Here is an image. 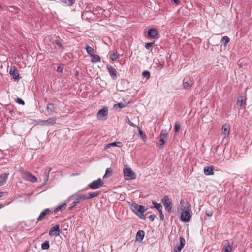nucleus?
I'll use <instances>...</instances> for the list:
<instances>
[{
	"label": "nucleus",
	"mask_w": 252,
	"mask_h": 252,
	"mask_svg": "<svg viewBox=\"0 0 252 252\" xmlns=\"http://www.w3.org/2000/svg\"><path fill=\"white\" fill-rule=\"evenodd\" d=\"M132 211L137 215L140 219H146L144 213L147 211L144 206L136 203H133L131 206Z\"/></svg>",
	"instance_id": "obj_1"
},
{
	"label": "nucleus",
	"mask_w": 252,
	"mask_h": 252,
	"mask_svg": "<svg viewBox=\"0 0 252 252\" xmlns=\"http://www.w3.org/2000/svg\"><path fill=\"white\" fill-rule=\"evenodd\" d=\"M53 212L52 209L50 208L45 209L40 213L39 216L37 217V221H40L43 219H47L48 216L51 215L53 214Z\"/></svg>",
	"instance_id": "obj_2"
},
{
	"label": "nucleus",
	"mask_w": 252,
	"mask_h": 252,
	"mask_svg": "<svg viewBox=\"0 0 252 252\" xmlns=\"http://www.w3.org/2000/svg\"><path fill=\"white\" fill-rule=\"evenodd\" d=\"M161 202L167 209L168 212L170 213L172 208L171 199L167 195H165L161 199Z\"/></svg>",
	"instance_id": "obj_3"
},
{
	"label": "nucleus",
	"mask_w": 252,
	"mask_h": 252,
	"mask_svg": "<svg viewBox=\"0 0 252 252\" xmlns=\"http://www.w3.org/2000/svg\"><path fill=\"white\" fill-rule=\"evenodd\" d=\"M123 171L125 179L129 180L135 178V174L130 168H125Z\"/></svg>",
	"instance_id": "obj_4"
},
{
	"label": "nucleus",
	"mask_w": 252,
	"mask_h": 252,
	"mask_svg": "<svg viewBox=\"0 0 252 252\" xmlns=\"http://www.w3.org/2000/svg\"><path fill=\"white\" fill-rule=\"evenodd\" d=\"M104 182L99 178L96 180H94L91 182L89 185L88 187L92 189H96L99 187L103 186Z\"/></svg>",
	"instance_id": "obj_5"
},
{
	"label": "nucleus",
	"mask_w": 252,
	"mask_h": 252,
	"mask_svg": "<svg viewBox=\"0 0 252 252\" xmlns=\"http://www.w3.org/2000/svg\"><path fill=\"white\" fill-rule=\"evenodd\" d=\"M56 118L55 117H52L48 118L47 120H43L39 119L36 121L37 125L48 126L50 125H54L56 123Z\"/></svg>",
	"instance_id": "obj_6"
},
{
	"label": "nucleus",
	"mask_w": 252,
	"mask_h": 252,
	"mask_svg": "<svg viewBox=\"0 0 252 252\" xmlns=\"http://www.w3.org/2000/svg\"><path fill=\"white\" fill-rule=\"evenodd\" d=\"M167 139V133L166 131L162 130L160 134V139L157 144L159 146L160 149H162Z\"/></svg>",
	"instance_id": "obj_7"
},
{
	"label": "nucleus",
	"mask_w": 252,
	"mask_h": 252,
	"mask_svg": "<svg viewBox=\"0 0 252 252\" xmlns=\"http://www.w3.org/2000/svg\"><path fill=\"white\" fill-rule=\"evenodd\" d=\"M22 177L25 180L32 183L36 182L37 181V179L35 176L28 172H23L22 173Z\"/></svg>",
	"instance_id": "obj_8"
},
{
	"label": "nucleus",
	"mask_w": 252,
	"mask_h": 252,
	"mask_svg": "<svg viewBox=\"0 0 252 252\" xmlns=\"http://www.w3.org/2000/svg\"><path fill=\"white\" fill-rule=\"evenodd\" d=\"M190 209L188 208L187 210L184 211L182 212L181 216V218L183 221L185 222H188L189 221L190 218L191 217V215L190 213Z\"/></svg>",
	"instance_id": "obj_9"
},
{
	"label": "nucleus",
	"mask_w": 252,
	"mask_h": 252,
	"mask_svg": "<svg viewBox=\"0 0 252 252\" xmlns=\"http://www.w3.org/2000/svg\"><path fill=\"white\" fill-rule=\"evenodd\" d=\"M193 84V81L190 78L186 77L183 79V88L184 90H189Z\"/></svg>",
	"instance_id": "obj_10"
},
{
	"label": "nucleus",
	"mask_w": 252,
	"mask_h": 252,
	"mask_svg": "<svg viewBox=\"0 0 252 252\" xmlns=\"http://www.w3.org/2000/svg\"><path fill=\"white\" fill-rule=\"evenodd\" d=\"M83 196H84V194H80L76 198L74 201L71 204L70 207L68 208V210H72L73 208L80 202L85 200V198L82 199V198L83 197Z\"/></svg>",
	"instance_id": "obj_11"
},
{
	"label": "nucleus",
	"mask_w": 252,
	"mask_h": 252,
	"mask_svg": "<svg viewBox=\"0 0 252 252\" xmlns=\"http://www.w3.org/2000/svg\"><path fill=\"white\" fill-rule=\"evenodd\" d=\"M107 69L112 78L113 80H116L117 78V72L116 70L110 65H107Z\"/></svg>",
	"instance_id": "obj_12"
},
{
	"label": "nucleus",
	"mask_w": 252,
	"mask_h": 252,
	"mask_svg": "<svg viewBox=\"0 0 252 252\" xmlns=\"http://www.w3.org/2000/svg\"><path fill=\"white\" fill-rule=\"evenodd\" d=\"M230 126L229 124L225 123L222 126V135L224 138H226L229 134Z\"/></svg>",
	"instance_id": "obj_13"
},
{
	"label": "nucleus",
	"mask_w": 252,
	"mask_h": 252,
	"mask_svg": "<svg viewBox=\"0 0 252 252\" xmlns=\"http://www.w3.org/2000/svg\"><path fill=\"white\" fill-rule=\"evenodd\" d=\"M60 234V225L57 224L52 227L49 231V234L50 236H58Z\"/></svg>",
	"instance_id": "obj_14"
},
{
	"label": "nucleus",
	"mask_w": 252,
	"mask_h": 252,
	"mask_svg": "<svg viewBox=\"0 0 252 252\" xmlns=\"http://www.w3.org/2000/svg\"><path fill=\"white\" fill-rule=\"evenodd\" d=\"M9 74L11 76H12L14 80H19V76L18 71L14 66H11L9 70Z\"/></svg>",
	"instance_id": "obj_15"
},
{
	"label": "nucleus",
	"mask_w": 252,
	"mask_h": 252,
	"mask_svg": "<svg viewBox=\"0 0 252 252\" xmlns=\"http://www.w3.org/2000/svg\"><path fill=\"white\" fill-rule=\"evenodd\" d=\"M185 245V240L183 237H180V245L176 246L174 248V252H181V250Z\"/></svg>",
	"instance_id": "obj_16"
},
{
	"label": "nucleus",
	"mask_w": 252,
	"mask_h": 252,
	"mask_svg": "<svg viewBox=\"0 0 252 252\" xmlns=\"http://www.w3.org/2000/svg\"><path fill=\"white\" fill-rule=\"evenodd\" d=\"M108 111L107 107H104L102 109L99 110L97 113V117L98 119H101L103 117L108 115Z\"/></svg>",
	"instance_id": "obj_17"
},
{
	"label": "nucleus",
	"mask_w": 252,
	"mask_h": 252,
	"mask_svg": "<svg viewBox=\"0 0 252 252\" xmlns=\"http://www.w3.org/2000/svg\"><path fill=\"white\" fill-rule=\"evenodd\" d=\"M147 34L148 36L152 38L156 39L158 38V37H157L158 35V31L155 29L151 28L149 29L147 32Z\"/></svg>",
	"instance_id": "obj_18"
},
{
	"label": "nucleus",
	"mask_w": 252,
	"mask_h": 252,
	"mask_svg": "<svg viewBox=\"0 0 252 252\" xmlns=\"http://www.w3.org/2000/svg\"><path fill=\"white\" fill-rule=\"evenodd\" d=\"M100 191H98L94 192L89 193L88 195L84 194L83 197L82 199L85 198V200H88L90 199L93 198L94 197H97L99 195Z\"/></svg>",
	"instance_id": "obj_19"
},
{
	"label": "nucleus",
	"mask_w": 252,
	"mask_h": 252,
	"mask_svg": "<svg viewBox=\"0 0 252 252\" xmlns=\"http://www.w3.org/2000/svg\"><path fill=\"white\" fill-rule=\"evenodd\" d=\"M52 170L51 167H48L45 169L44 175V184L45 185L48 181L49 175L50 172Z\"/></svg>",
	"instance_id": "obj_20"
},
{
	"label": "nucleus",
	"mask_w": 252,
	"mask_h": 252,
	"mask_svg": "<svg viewBox=\"0 0 252 252\" xmlns=\"http://www.w3.org/2000/svg\"><path fill=\"white\" fill-rule=\"evenodd\" d=\"M204 172L206 175H212L214 174L213 166H205L204 167Z\"/></svg>",
	"instance_id": "obj_21"
},
{
	"label": "nucleus",
	"mask_w": 252,
	"mask_h": 252,
	"mask_svg": "<svg viewBox=\"0 0 252 252\" xmlns=\"http://www.w3.org/2000/svg\"><path fill=\"white\" fill-rule=\"evenodd\" d=\"M9 174L4 173L0 175V186H3L6 183Z\"/></svg>",
	"instance_id": "obj_22"
},
{
	"label": "nucleus",
	"mask_w": 252,
	"mask_h": 252,
	"mask_svg": "<svg viewBox=\"0 0 252 252\" xmlns=\"http://www.w3.org/2000/svg\"><path fill=\"white\" fill-rule=\"evenodd\" d=\"M144 235L145 232L143 230L138 231L136 236V240L138 242H141L144 238Z\"/></svg>",
	"instance_id": "obj_23"
},
{
	"label": "nucleus",
	"mask_w": 252,
	"mask_h": 252,
	"mask_svg": "<svg viewBox=\"0 0 252 252\" xmlns=\"http://www.w3.org/2000/svg\"><path fill=\"white\" fill-rule=\"evenodd\" d=\"M237 104L241 107H243L246 105V99L242 96L238 97L237 100Z\"/></svg>",
	"instance_id": "obj_24"
},
{
	"label": "nucleus",
	"mask_w": 252,
	"mask_h": 252,
	"mask_svg": "<svg viewBox=\"0 0 252 252\" xmlns=\"http://www.w3.org/2000/svg\"><path fill=\"white\" fill-rule=\"evenodd\" d=\"M120 144H121L120 142H113V143H110L106 144L104 148L105 150H107L109 148H110V147H113V146H115V147H122V145H119Z\"/></svg>",
	"instance_id": "obj_25"
},
{
	"label": "nucleus",
	"mask_w": 252,
	"mask_h": 252,
	"mask_svg": "<svg viewBox=\"0 0 252 252\" xmlns=\"http://www.w3.org/2000/svg\"><path fill=\"white\" fill-rule=\"evenodd\" d=\"M128 102H126V101L124 102H121L117 104H115L114 105V108L117 109V108H119L120 109L123 108L124 107H126L128 104Z\"/></svg>",
	"instance_id": "obj_26"
},
{
	"label": "nucleus",
	"mask_w": 252,
	"mask_h": 252,
	"mask_svg": "<svg viewBox=\"0 0 252 252\" xmlns=\"http://www.w3.org/2000/svg\"><path fill=\"white\" fill-rule=\"evenodd\" d=\"M46 109L48 114L50 115L55 111V107L53 103H48Z\"/></svg>",
	"instance_id": "obj_27"
},
{
	"label": "nucleus",
	"mask_w": 252,
	"mask_h": 252,
	"mask_svg": "<svg viewBox=\"0 0 252 252\" xmlns=\"http://www.w3.org/2000/svg\"><path fill=\"white\" fill-rule=\"evenodd\" d=\"M232 249V246L230 245V243L228 241L226 242L223 248L224 252H231Z\"/></svg>",
	"instance_id": "obj_28"
},
{
	"label": "nucleus",
	"mask_w": 252,
	"mask_h": 252,
	"mask_svg": "<svg viewBox=\"0 0 252 252\" xmlns=\"http://www.w3.org/2000/svg\"><path fill=\"white\" fill-rule=\"evenodd\" d=\"M66 203H63L62 205H60L58 206L57 207L55 208L54 211H53L54 213H56L58 211L60 210H65L66 207Z\"/></svg>",
	"instance_id": "obj_29"
},
{
	"label": "nucleus",
	"mask_w": 252,
	"mask_h": 252,
	"mask_svg": "<svg viewBox=\"0 0 252 252\" xmlns=\"http://www.w3.org/2000/svg\"><path fill=\"white\" fill-rule=\"evenodd\" d=\"M91 57L92 58L91 59L92 63H96L100 62L101 58L99 55L94 54Z\"/></svg>",
	"instance_id": "obj_30"
},
{
	"label": "nucleus",
	"mask_w": 252,
	"mask_h": 252,
	"mask_svg": "<svg viewBox=\"0 0 252 252\" xmlns=\"http://www.w3.org/2000/svg\"><path fill=\"white\" fill-rule=\"evenodd\" d=\"M113 174V170L111 168H107L106 170L105 174L104 175L103 178H106L110 177Z\"/></svg>",
	"instance_id": "obj_31"
},
{
	"label": "nucleus",
	"mask_w": 252,
	"mask_h": 252,
	"mask_svg": "<svg viewBox=\"0 0 252 252\" xmlns=\"http://www.w3.org/2000/svg\"><path fill=\"white\" fill-rule=\"evenodd\" d=\"M64 4H67L69 6L73 5L75 2V0H60Z\"/></svg>",
	"instance_id": "obj_32"
},
{
	"label": "nucleus",
	"mask_w": 252,
	"mask_h": 252,
	"mask_svg": "<svg viewBox=\"0 0 252 252\" xmlns=\"http://www.w3.org/2000/svg\"><path fill=\"white\" fill-rule=\"evenodd\" d=\"M50 245L48 241H44L41 245V248L43 250H47L49 248Z\"/></svg>",
	"instance_id": "obj_33"
},
{
	"label": "nucleus",
	"mask_w": 252,
	"mask_h": 252,
	"mask_svg": "<svg viewBox=\"0 0 252 252\" xmlns=\"http://www.w3.org/2000/svg\"><path fill=\"white\" fill-rule=\"evenodd\" d=\"M230 41L229 38L227 36H224L222 38L221 42L224 46H226Z\"/></svg>",
	"instance_id": "obj_34"
},
{
	"label": "nucleus",
	"mask_w": 252,
	"mask_h": 252,
	"mask_svg": "<svg viewBox=\"0 0 252 252\" xmlns=\"http://www.w3.org/2000/svg\"><path fill=\"white\" fill-rule=\"evenodd\" d=\"M154 43H155V41L146 43L145 44V47L146 49H147L148 50H150L151 51H152V47L153 45L154 44Z\"/></svg>",
	"instance_id": "obj_35"
},
{
	"label": "nucleus",
	"mask_w": 252,
	"mask_h": 252,
	"mask_svg": "<svg viewBox=\"0 0 252 252\" xmlns=\"http://www.w3.org/2000/svg\"><path fill=\"white\" fill-rule=\"evenodd\" d=\"M85 49L87 51V52L91 56H92L93 54V52H94V49L89 46H87L86 48H85Z\"/></svg>",
	"instance_id": "obj_36"
},
{
	"label": "nucleus",
	"mask_w": 252,
	"mask_h": 252,
	"mask_svg": "<svg viewBox=\"0 0 252 252\" xmlns=\"http://www.w3.org/2000/svg\"><path fill=\"white\" fill-rule=\"evenodd\" d=\"M125 120L131 126L136 127H137V125L136 124H134V123H132L130 120H129L128 117L126 116L125 117Z\"/></svg>",
	"instance_id": "obj_37"
},
{
	"label": "nucleus",
	"mask_w": 252,
	"mask_h": 252,
	"mask_svg": "<svg viewBox=\"0 0 252 252\" xmlns=\"http://www.w3.org/2000/svg\"><path fill=\"white\" fill-rule=\"evenodd\" d=\"M152 204L153 206L151 207V208H156L158 209V207H160L162 205L160 203L156 202L155 201H152Z\"/></svg>",
	"instance_id": "obj_38"
},
{
	"label": "nucleus",
	"mask_w": 252,
	"mask_h": 252,
	"mask_svg": "<svg viewBox=\"0 0 252 252\" xmlns=\"http://www.w3.org/2000/svg\"><path fill=\"white\" fill-rule=\"evenodd\" d=\"M110 58L112 61H116L118 58L117 52L116 51L115 53H113L112 54H111L110 56Z\"/></svg>",
	"instance_id": "obj_39"
},
{
	"label": "nucleus",
	"mask_w": 252,
	"mask_h": 252,
	"mask_svg": "<svg viewBox=\"0 0 252 252\" xmlns=\"http://www.w3.org/2000/svg\"><path fill=\"white\" fill-rule=\"evenodd\" d=\"M180 128V125L178 122H176L174 126V131L175 132H178Z\"/></svg>",
	"instance_id": "obj_40"
},
{
	"label": "nucleus",
	"mask_w": 252,
	"mask_h": 252,
	"mask_svg": "<svg viewBox=\"0 0 252 252\" xmlns=\"http://www.w3.org/2000/svg\"><path fill=\"white\" fill-rule=\"evenodd\" d=\"M142 75L146 78L149 79L150 78V73L149 71L145 70L142 72Z\"/></svg>",
	"instance_id": "obj_41"
},
{
	"label": "nucleus",
	"mask_w": 252,
	"mask_h": 252,
	"mask_svg": "<svg viewBox=\"0 0 252 252\" xmlns=\"http://www.w3.org/2000/svg\"><path fill=\"white\" fill-rule=\"evenodd\" d=\"M63 69V65H59L57 68V71L59 73H62Z\"/></svg>",
	"instance_id": "obj_42"
},
{
	"label": "nucleus",
	"mask_w": 252,
	"mask_h": 252,
	"mask_svg": "<svg viewBox=\"0 0 252 252\" xmlns=\"http://www.w3.org/2000/svg\"><path fill=\"white\" fill-rule=\"evenodd\" d=\"M15 101L18 103V104H21L22 105H25V102L21 98H17Z\"/></svg>",
	"instance_id": "obj_43"
},
{
	"label": "nucleus",
	"mask_w": 252,
	"mask_h": 252,
	"mask_svg": "<svg viewBox=\"0 0 252 252\" xmlns=\"http://www.w3.org/2000/svg\"><path fill=\"white\" fill-rule=\"evenodd\" d=\"M55 42L56 44L59 47L63 48V49L64 48V46L62 44V43L60 42L59 40H56L55 41Z\"/></svg>",
	"instance_id": "obj_44"
},
{
	"label": "nucleus",
	"mask_w": 252,
	"mask_h": 252,
	"mask_svg": "<svg viewBox=\"0 0 252 252\" xmlns=\"http://www.w3.org/2000/svg\"><path fill=\"white\" fill-rule=\"evenodd\" d=\"M205 214L209 216V217H211L213 215V212L212 211H210V210H209V211H206V213H205Z\"/></svg>",
	"instance_id": "obj_45"
},
{
	"label": "nucleus",
	"mask_w": 252,
	"mask_h": 252,
	"mask_svg": "<svg viewBox=\"0 0 252 252\" xmlns=\"http://www.w3.org/2000/svg\"><path fill=\"white\" fill-rule=\"evenodd\" d=\"M155 215H151L148 217V218L151 221H153L155 219Z\"/></svg>",
	"instance_id": "obj_46"
},
{
	"label": "nucleus",
	"mask_w": 252,
	"mask_h": 252,
	"mask_svg": "<svg viewBox=\"0 0 252 252\" xmlns=\"http://www.w3.org/2000/svg\"><path fill=\"white\" fill-rule=\"evenodd\" d=\"M173 1L176 5H179L181 3L179 0H173Z\"/></svg>",
	"instance_id": "obj_47"
},
{
	"label": "nucleus",
	"mask_w": 252,
	"mask_h": 252,
	"mask_svg": "<svg viewBox=\"0 0 252 252\" xmlns=\"http://www.w3.org/2000/svg\"><path fill=\"white\" fill-rule=\"evenodd\" d=\"M157 210L158 211L159 214L162 213V206L161 205L160 207H158Z\"/></svg>",
	"instance_id": "obj_48"
},
{
	"label": "nucleus",
	"mask_w": 252,
	"mask_h": 252,
	"mask_svg": "<svg viewBox=\"0 0 252 252\" xmlns=\"http://www.w3.org/2000/svg\"><path fill=\"white\" fill-rule=\"evenodd\" d=\"M159 217L161 220H164V215H163V212L159 214Z\"/></svg>",
	"instance_id": "obj_49"
},
{
	"label": "nucleus",
	"mask_w": 252,
	"mask_h": 252,
	"mask_svg": "<svg viewBox=\"0 0 252 252\" xmlns=\"http://www.w3.org/2000/svg\"><path fill=\"white\" fill-rule=\"evenodd\" d=\"M76 195V193L73 194V195H72L71 196H70L67 199V201H70V199L71 197H74V196H75Z\"/></svg>",
	"instance_id": "obj_50"
},
{
	"label": "nucleus",
	"mask_w": 252,
	"mask_h": 252,
	"mask_svg": "<svg viewBox=\"0 0 252 252\" xmlns=\"http://www.w3.org/2000/svg\"><path fill=\"white\" fill-rule=\"evenodd\" d=\"M138 128H139V134H140V135H143V131H142V130H141L140 128H139V127H138Z\"/></svg>",
	"instance_id": "obj_51"
},
{
	"label": "nucleus",
	"mask_w": 252,
	"mask_h": 252,
	"mask_svg": "<svg viewBox=\"0 0 252 252\" xmlns=\"http://www.w3.org/2000/svg\"><path fill=\"white\" fill-rule=\"evenodd\" d=\"M3 195V192H0V198Z\"/></svg>",
	"instance_id": "obj_52"
},
{
	"label": "nucleus",
	"mask_w": 252,
	"mask_h": 252,
	"mask_svg": "<svg viewBox=\"0 0 252 252\" xmlns=\"http://www.w3.org/2000/svg\"><path fill=\"white\" fill-rule=\"evenodd\" d=\"M184 203V200L183 199H182L180 200V203H181V204H183V203Z\"/></svg>",
	"instance_id": "obj_53"
},
{
	"label": "nucleus",
	"mask_w": 252,
	"mask_h": 252,
	"mask_svg": "<svg viewBox=\"0 0 252 252\" xmlns=\"http://www.w3.org/2000/svg\"><path fill=\"white\" fill-rule=\"evenodd\" d=\"M2 207H3V204H0V209L1 208H2Z\"/></svg>",
	"instance_id": "obj_54"
},
{
	"label": "nucleus",
	"mask_w": 252,
	"mask_h": 252,
	"mask_svg": "<svg viewBox=\"0 0 252 252\" xmlns=\"http://www.w3.org/2000/svg\"><path fill=\"white\" fill-rule=\"evenodd\" d=\"M2 8V6L1 5V4H0V9H1Z\"/></svg>",
	"instance_id": "obj_55"
}]
</instances>
